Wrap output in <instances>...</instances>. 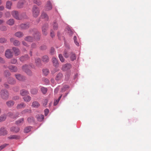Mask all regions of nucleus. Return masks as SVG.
Segmentation results:
<instances>
[{
    "label": "nucleus",
    "mask_w": 151,
    "mask_h": 151,
    "mask_svg": "<svg viewBox=\"0 0 151 151\" xmlns=\"http://www.w3.org/2000/svg\"><path fill=\"white\" fill-rule=\"evenodd\" d=\"M15 76L16 78L19 81H24L26 79V78L25 76L19 74H16L15 75Z\"/></svg>",
    "instance_id": "5"
},
{
    "label": "nucleus",
    "mask_w": 151,
    "mask_h": 151,
    "mask_svg": "<svg viewBox=\"0 0 151 151\" xmlns=\"http://www.w3.org/2000/svg\"><path fill=\"white\" fill-rule=\"evenodd\" d=\"M59 58L60 61L62 62H63L65 61V59L64 58L63 55L61 54H59Z\"/></svg>",
    "instance_id": "49"
},
{
    "label": "nucleus",
    "mask_w": 151,
    "mask_h": 151,
    "mask_svg": "<svg viewBox=\"0 0 151 151\" xmlns=\"http://www.w3.org/2000/svg\"><path fill=\"white\" fill-rule=\"evenodd\" d=\"M12 99L15 100H18L19 99V97L18 96H14Z\"/></svg>",
    "instance_id": "59"
},
{
    "label": "nucleus",
    "mask_w": 151,
    "mask_h": 151,
    "mask_svg": "<svg viewBox=\"0 0 151 151\" xmlns=\"http://www.w3.org/2000/svg\"><path fill=\"white\" fill-rule=\"evenodd\" d=\"M42 102L43 106H44L45 107L47 103L48 100L46 99H45L43 100Z\"/></svg>",
    "instance_id": "47"
},
{
    "label": "nucleus",
    "mask_w": 151,
    "mask_h": 151,
    "mask_svg": "<svg viewBox=\"0 0 151 151\" xmlns=\"http://www.w3.org/2000/svg\"><path fill=\"white\" fill-rule=\"evenodd\" d=\"M4 50V47L3 46L0 47V54L3 52Z\"/></svg>",
    "instance_id": "64"
},
{
    "label": "nucleus",
    "mask_w": 151,
    "mask_h": 151,
    "mask_svg": "<svg viewBox=\"0 0 151 151\" xmlns=\"http://www.w3.org/2000/svg\"><path fill=\"white\" fill-rule=\"evenodd\" d=\"M49 112V110L48 109H46L45 110V115L47 116Z\"/></svg>",
    "instance_id": "61"
},
{
    "label": "nucleus",
    "mask_w": 151,
    "mask_h": 151,
    "mask_svg": "<svg viewBox=\"0 0 151 151\" xmlns=\"http://www.w3.org/2000/svg\"><path fill=\"white\" fill-rule=\"evenodd\" d=\"M66 32L69 35H71L73 33V31L69 26H67L65 29Z\"/></svg>",
    "instance_id": "18"
},
{
    "label": "nucleus",
    "mask_w": 151,
    "mask_h": 151,
    "mask_svg": "<svg viewBox=\"0 0 151 151\" xmlns=\"http://www.w3.org/2000/svg\"><path fill=\"white\" fill-rule=\"evenodd\" d=\"M63 76V74L61 73H60L56 76L55 79L57 81L60 80Z\"/></svg>",
    "instance_id": "29"
},
{
    "label": "nucleus",
    "mask_w": 151,
    "mask_h": 151,
    "mask_svg": "<svg viewBox=\"0 0 151 151\" xmlns=\"http://www.w3.org/2000/svg\"><path fill=\"white\" fill-rule=\"evenodd\" d=\"M8 144H4V145L0 146V151L4 148Z\"/></svg>",
    "instance_id": "58"
},
{
    "label": "nucleus",
    "mask_w": 151,
    "mask_h": 151,
    "mask_svg": "<svg viewBox=\"0 0 151 151\" xmlns=\"http://www.w3.org/2000/svg\"><path fill=\"white\" fill-rule=\"evenodd\" d=\"M12 5V2L9 1H7L6 2V7L9 9H10Z\"/></svg>",
    "instance_id": "19"
},
{
    "label": "nucleus",
    "mask_w": 151,
    "mask_h": 151,
    "mask_svg": "<svg viewBox=\"0 0 151 151\" xmlns=\"http://www.w3.org/2000/svg\"><path fill=\"white\" fill-rule=\"evenodd\" d=\"M34 37L36 39H39L40 37V34L38 32L36 33L34 36Z\"/></svg>",
    "instance_id": "50"
},
{
    "label": "nucleus",
    "mask_w": 151,
    "mask_h": 151,
    "mask_svg": "<svg viewBox=\"0 0 151 151\" xmlns=\"http://www.w3.org/2000/svg\"><path fill=\"white\" fill-rule=\"evenodd\" d=\"M52 61L53 65L55 67H57L58 66V63L57 59L55 57H53L52 59Z\"/></svg>",
    "instance_id": "17"
},
{
    "label": "nucleus",
    "mask_w": 151,
    "mask_h": 151,
    "mask_svg": "<svg viewBox=\"0 0 151 151\" xmlns=\"http://www.w3.org/2000/svg\"><path fill=\"white\" fill-rule=\"evenodd\" d=\"M5 17L6 18L9 17L10 16V13L9 12H6L4 14Z\"/></svg>",
    "instance_id": "51"
},
{
    "label": "nucleus",
    "mask_w": 151,
    "mask_h": 151,
    "mask_svg": "<svg viewBox=\"0 0 151 151\" xmlns=\"http://www.w3.org/2000/svg\"><path fill=\"white\" fill-rule=\"evenodd\" d=\"M0 29L1 31H5L6 30V28L4 26H1L0 27Z\"/></svg>",
    "instance_id": "55"
},
{
    "label": "nucleus",
    "mask_w": 151,
    "mask_h": 151,
    "mask_svg": "<svg viewBox=\"0 0 151 151\" xmlns=\"http://www.w3.org/2000/svg\"><path fill=\"white\" fill-rule=\"evenodd\" d=\"M42 60L44 62H47L49 61V58L47 55H44L42 57Z\"/></svg>",
    "instance_id": "28"
},
{
    "label": "nucleus",
    "mask_w": 151,
    "mask_h": 151,
    "mask_svg": "<svg viewBox=\"0 0 151 151\" xmlns=\"http://www.w3.org/2000/svg\"><path fill=\"white\" fill-rule=\"evenodd\" d=\"M40 10L38 7L34 6L32 9V13L34 17H37L40 14Z\"/></svg>",
    "instance_id": "2"
},
{
    "label": "nucleus",
    "mask_w": 151,
    "mask_h": 151,
    "mask_svg": "<svg viewBox=\"0 0 151 151\" xmlns=\"http://www.w3.org/2000/svg\"><path fill=\"white\" fill-rule=\"evenodd\" d=\"M24 119L23 118H22L16 121V124H22L24 122Z\"/></svg>",
    "instance_id": "36"
},
{
    "label": "nucleus",
    "mask_w": 151,
    "mask_h": 151,
    "mask_svg": "<svg viewBox=\"0 0 151 151\" xmlns=\"http://www.w3.org/2000/svg\"><path fill=\"white\" fill-rule=\"evenodd\" d=\"M68 50H68H65L64 52L63 55L64 57L66 58H67L69 57Z\"/></svg>",
    "instance_id": "39"
},
{
    "label": "nucleus",
    "mask_w": 151,
    "mask_h": 151,
    "mask_svg": "<svg viewBox=\"0 0 151 151\" xmlns=\"http://www.w3.org/2000/svg\"><path fill=\"white\" fill-rule=\"evenodd\" d=\"M6 41V40L4 38H0V43H3Z\"/></svg>",
    "instance_id": "57"
},
{
    "label": "nucleus",
    "mask_w": 151,
    "mask_h": 151,
    "mask_svg": "<svg viewBox=\"0 0 151 151\" xmlns=\"http://www.w3.org/2000/svg\"><path fill=\"white\" fill-rule=\"evenodd\" d=\"M6 116L5 115H1L0 116V122H1L5 120L6 119Z\"/></svg>",
    "instance_id": "44"
},
{
    "label": "nucleus",
    "mask_w": 151,
    "mask_h": 151,
    "mask_svg": "<svg viewBox=\"0 0 151 151\" xmlns=\"http://www.w3.org/2000/svg\"><path fill=\"white\" fill-rule=\"evenodd\" d=\"M19 114L18 113H17L16 114V116H13V114L11 112H9L7 113V115L11 117L12 118H17L19 116Z\"/></svg>",
    "instance_id": "25"
},
{
    "label": "nucleus",
    "mask_w": 151,
    "mask_h": 151,
    "mask_svg": "<svg viewBox=\"0 0 151 151\" xmlns=\"http://www.w3.org/2000/svg\"><path fill=\"white\" fill-rule=\"evenodd\" d=\"M42 71H43V74L45 76L47 75L49 73V70L47 69H44Z\"/></svg>",
    "instance_id": "46"
},
{
    "label": "nucleus",
    "mask_w": 151,
    "mask_h": 151,
    "mask_svg": "<svg viewBox=\"0 0 151 151\" xmlns=\"http://www.w3.org/2000/svg\"><path fill=\"white\" fill-rule=\"evenodd\" d=\"M11 14L13 17L17 20H20L22 19V17L21 16H19L18 12L16 11H13L11 12Z\"/></svg>",
    "instance_id": "4"
},
{
    "label": "nucleus",
    "mask_w": 151,
    "mask_h": 151,
    "mask_svg": "<svg viewBox=\"0 0 151 151\" xmlns=\"http://www.w3.org/2000/svg\"><path fill=\"white\" fill-rule=\"evenodd\" d=\"M34 2L38 5H40L41 4V2L39 0H34Z\"/></svg>",
    "instance_id": "52"
},
{
    "label": "nucleus",
    "mask_w": 151,
    "mask_h": 151,
    "mask_svg": "<svg viewBox=\"0 0 151 151\" xmlns=\"http://www.w3.org/2000/svg\"><path fill=\"white\" fill-rule=\"evenodd\" d=\"M24 40L26 41L29 42H32L33 41V39L32 37L30 36H28L26 37L24 39Z\"/></svg>",
    "instance_id": "37"
},
{
    "label": "nucleus",
    "mask_w": 151,
    "mask_h": 151,
    "mask_svg": "<svg viewBox=\"0 0 151 151\" xmlns=\"http://www.w3.org/2000/svg\"><path fill=\"white\" fill-rule=\"evenodd\" d=\"M10 129L11 131L15 133L19 131V128L18 127H12Z\"/></svg>",
    "instance_id": "24"
},
{
    "label": "nucleus",
    "mask_w": 151,
    "mask_h": 151,
    "mask_svg": "<svg viewBox=\"0 0 151 151\" xmlns=\"http://www.w3.org/2000/svg\"><path fill=\"white\" fill-rule=\"evenodd\" d=\"M74 42L75 44L77 46H79V43L77 40V37L76 36H74L73 37Z\"/></svg>",
    "instance_id": "48"
},
{
    "label": "nucleus",
    "mask_w": 151,
    "mask_h": 151,
    "mask_svg": "<svg viewBox=\"0 0 151 151\" xmlns=\"http://www.w3.org/2000/svg\"><path fill=\"white\" fill-rule=\"evenodd\" d=\"M70 58L71 60L72 61L76 60V56L75 54L73 52H71L70 54Z\"/></svg>",
    "instance_id": "32"
},
{
    "label": "nucleus",
    "mask_w": 151,
    "mask_h": 151,
    "mask_svg": "<svg viewBox=\"0 0 151 151\" xmlns=\"http://www.w3.org/2000/svg\"><path fill=\"white\" fill-rule=\"evenodd\" d=\"M7 106L9 107H11L13 106L15 104V102L12 100H9L6 102Z\"/></svg>",
    "instance_id": "20"
},
{
    "label": "nucleus",
    "mask_w": 151,
    "mask_h": 151,
    "mask_svg": "<svg viewBox=\"0 0 151 151\" xmlns=\"http://www.w3.org/2000/svg\"><path fill=\"white\" fill-rule=\"evenodd\" d=\"M12 50L15 55L16 56L19 55L20 53V51L18 48L14 47L12 48Z\"/></svg>",
    "instance_id": "13"
},
{
    "label": "nucleus",
    "mask_w": 151,
    "mask_h": 151,
    "mask_svg": "<svg viewBox=\"0 0 151 151\" xmlns=\"http://www.w3.org/2000/svg\"><path fill=\"white\" fill-rule=\"evenodd\" d=\"M4 76H5L6 77H9L10 76L11 73L8 70H6L5 71H4Z\"/></svg>",
    "instance_id": "42"
},
{
    "label": "nucleus",
    "mask_w": 151,
    "mask_h": 151,
    "mask_svg": "<svg viewBox=\"0 0 151 151\" xmlns=\"http://www.w3.org/2000/svg\"><path fill=\"white\" fill-rule=\"evenodd\" d=\"M20 93L22 96L27 95L29 94L28 91L24 89H22L20 91Z\"/></svg>",
    "instance_id": "15"
},
{
    "label": "nucleus",
    "mask_w": 151,
    "mask_h": 151,
    "mask_svg": "<svg viewBox=\"0 0 151 151\" xmlns=\"http://www.w3.org/2000/svg\"><path fill=\"white\" fill-rule=\"evenodd\" d=\"M5 62L4 60L2 58L0 57V63H4Z\"/></svg>",
    "instance_id": "63"
},
{
    "label": "nucleus",
    "mask_w": 151,
    "mask_h": 151,
    "mask_svg": "<svg viewBox=\"0 0 151 151\" xmlns=\"http://www.w3.org/2000/svg\"><path fill=\"white\" fill-rule=\"evenodd\" d=\"M26 104L24 102H22L17 105L16 108L18 109H20L24 108Z\"/></svg>",
    "instance_id": "16"
},
{
    "label": "nucleus",
    "mask_w": 151,
    "mask_h": 151,
    "mask_svg": "<svg viewBox=\"0 0 151 151\" xmlns=\"http://www.w3.org/2000/svg\"><path fill=\"white\" fill-rule=\"evenodd\" d=\"M28 58V55H26L24 56H22L20 58V60L22 62H23L25 60H27Z\"/></svg>",
    "instance_id": "31"
},
{
    "label": "nucleus",
    "mask_w": 151,
    "mask_h": 151,
    "mask_svg": "<svg viewBox=\"0 0 151 151\" xmlns=\"http://www.w3.org/2000/svg\"><path fill=\"white\" fill-rule=\"evenodd\" d=\"M5 55L7 58H10L12 57L13 54V52L9 49H7L5 52Z\"/></svg>",
    "instance_id": "6"
},
{
    "label": "nucleus",
    "mask_w": 151,
    "mask_h": 151,
    "mask_svg": "<svg viewBox=\"0 0 151 151\" xmlns=\"http://www.w3.org/2000/svg\"><path fill=\"white\" fill-rule=\"evenodd\" d=\"M48 28V25L47 24H45L42 28V33L45 35H47V30Z\"/></svg>",
    "instance_id": "9"
},
{
    "label": "nucleus",
    "mask_w": 151,
    "mask_h": 151,
    "mask_svg": "<svg viewBox=\"0 0 151 151\" xmlns=\"http://www.w3.org/2000/svg\"><path fill=\"white\" fill-rule=\"evenodd\" d=\"M24 101L26 102H29L31 99V97L27 95L23 98Z\"/></svg>",
    "instance_id": "23"
},
{
    "label": "nucleus",
    "mask_w": 151,
    "mask_h": 151,
    "mask_svg": "<svg viewBox=\"0 0 151 151\" xmlns=\"http://www.w3.org/2000/svg\"><path fill=\"white\" fill-rule=\"evenodd\" d=\"M29 66L25 65H23L22 67V69L28 75L31 76L32 75L31 71L29 69Z\"/></svg>",
    "instance_id": "3"
},
{
    "label": "nucleus",
    "mask_w": 151,
    "mask_h": 151,
    "mask_svg": "<svg viewBox=\"0 0 151 151\" xmlns=\"http://www.w3.org/2000/svg\"><path fill=\"white\" fill-rule=\"evenodd\" d=\"M55 50L54 48H51V49L50 50V53L51 54V55H53L54 54V52Z\"/></svg>",
    "instance_id": "60"
},
{
    "label": "nucleus",
    "mask_w": 151,
    "mask_h": 151,
    "mask_svg": "<svg viewBox=\"0 0 151 151\" xmlns=\"http://www.w3.org/2000/svg\"><path fill=\"white\" fill-rule=\"evenodd\" d=\"M31 112V109H26L22 111L21 112V114H23L27 113H30Z\"/></svg>",
    "instance_id": "34"
},
{
    "label": "nucleus",
    "mask_w": 151,
    "mask_h": 151,
    "mask_svg": "<svg viewBox=\"0 0 151 151\" xmlns=\"http://www.w3.org/2000/svg\"><path fill=\"white\" fill-rule=\"evenodd\" d=\"M53 29H57L58 28L57 24L54 22L53 24Z\"/></svg>",
    "instance_id": "54"
},
{
    "label": "nucleus",
    "mask_w": 151,
    "mask_h": 151,
    "mask_svg": "<svg viewBox=\"0 0 151 151\" xmlns=\"http://www.w3.org/2000/svg\"><path fill=\"white\" fill-rule=\"evenodd\" d=\"M40 106V104L37 101H34L32 103V106L34 108H38Z\"/></svg>",
    "instance_id": "26"
},
{
    "label": "nucleus",
    "mask_w": 151,
    "mask_h": 151,
    "mask_svg": "<svg viewBox=\"0 0 151 151\" xmlns=\"http://www.w3.org/2000/svg\"><path fill=\"white\" fill-rule=\"evenodd\" d=\"M50 36L52 37L55 36L54 32L52 30H51L50 32Z\"/></svg>",
    "instance_id": "62"
},
{
    "label": "nucleus",
    "mask_w": 151,
    "mask_h": 151,
    "mask_svg": "<svg viewBox=\"0 0 151 151\" xmlns=\"http://www.w3.org/2000/svg\"><path fill=\"white\" fill-rule=\"evenodd\" d=\"M31 127H26L24 129V132L25 133L29 132L31 130Z\"/></svg>",
    "instance_id": "43"
},
{
    "label": "nucleus",
    "mask_w": 151,
    "mask_h": 151,
    "mask_svg": "<svg viewBox=\"0 0 151 151\" xmlns=\"http://www.w3.org/2000/svg\"><path fill=\"white\" fill-rule=\"evenodd\" d=\"M10 41L13 43L14 45L16 46H18L20 45V42L17 40H14L13 38H11L10 39Z\"/></svg>",
    "instance_id": "14"
},
{
    "label": "nucleus",
    "mask_w": 151,
    "mask_h": 151,
    "mask_svg": "<svg viewBox=\"0 0 151 151\" xmlns=\"http://www.w3.org/2000/svg\"><path fill=\"white\" fill-rule=\"evenodd\" d=\"M19 138V136L15 135H11L8 137V138L11 139H18Z\"/></svg>",
    "instance_id": "38"
},
{
    "label": "nucleus",
    "mask_w": 151,
    "mask_h": 151,
    "mask_svg": "<svg viewBox=\"0 0 151 151\" xmlns=\"http://www.w3.org/2000/svg\"><path fill=\"white\" fill-rule=\"evenodd\" d=\"M36 117L39 121H42L44 119V116L42 114L37 115L36 116Z\"/></svg>",
    "instance_id": "27"
},
{
    "label": "nucleus",
    "mask_w": 151,
    "mask_h": 151,
    "mask_svg": "<svg viewBox=\"0 0 151 151\" xmlns=\"http://www.w3.org/2000/svg\"><path fill=\"white\" fill-rule=\"evenodd\" d=\"M41 90L43 94H45L47 92V89L45 87H42L41 88Z\"/></svg>",
    "instance_id": "45"
},
{
    "label": "nucleus",
    "mask_w": 151,
    "mask_h": 151,
    "mask_svg": "<svg viewBox=\"0 0 151 151\" xmlns=\"http://www.w3.org/2000/svg\"><path fill=\"white\" fill-rule=\"evenodd\" d=\"M8 68L10 71L12 72H16L18 70L17 67L14 65H10L9 66Z\"/></svg>",
    "instance_id": "12"
},
{
    "label": "nucleus",
    "mask_w": 151,
    "mask_h": 151,
    "mask_svg": "<svg viewBox=\"0 0 151 151\" xmlns=\"http://www.w3.org/2000/svg\"><path fill=\"white\" fill-rule=\"evenodd\" d=\"M45 9L47 11L51 10L52 9V4L50 1H48L47 2L45 6Z\"/></svg>",
    "instance_id": "8"
},
{
    "label": "nucleus",
    "mask_w": 151,
    "mask_h": 151,
    "mask_svg": "<svg viewBox=\"0 0 151 151\" xmlns=\"http://www.w3.org/2000/svg\"><path fill=\"white\" fill-rule=\"evenodd\" d=\"M29 27V25L28 23L22 24L20 26V28L22 29H25L28 28Z\"/></svg>",
    "instance_id": "22"
},
{
    "label": "nucleus",
    "mask_w": 151,
    "mask_h": 151,
    "mask_svg": "<svg viewBox=\"0 0 151 151\" xmlns=\"http://www.w3.org/2000/svg\"><path fill=\"white\" fill-rule=\"evenodd\" d=\"M1 96L2 99H7L9 96L8 91L5 89H2L1 91Z\"/></svg>",
    "instance_id": "1"
},
{
    "label": "nucleus",
    "mask_w": 151,
    "mask_h": 151,
    "mask_svg": "<svg viewBox=\"0 0 151 151\" xmlns=\"http://www.w3.org/2000/svg\"><path fill=\"white\" fill-rule=\"evenodd\" d=\"M35 62L37 66H39L40 65L41 61L40 58H37L35 59Z\"/></svg>",
    "instance_id": "40"
},
{
    "label": "nucleus",
    "mask_w": 151,
    "mask_h": 151,
    "mask_svg": "<svg viewBox=\"0 0 151 151\" xmlns=\"http://www.w3.org/2000/svg\"><path fill=\"white\" fill-rule=\"evenodd\" d=\"M17 62V60L15 59H13L11 60V63L12 64H16Z\"/></svg>",
    "instance_id": "53"
},
{
    "label": "nucleus",
    "mask_w": 151,
    "mask_h": 151,
    "mask_svg": "<svg viewBox=\"0 0 151 151\" xmlns=\"http://www.w3.org/2000/svg\"><path fill=\"white\" fill-rule=\"evenodd\" d=\"M7 24L10 25H12L14 24V21L13 19H10L6 22Z\"/></svg>",
    "instance_id": "30"
},
{
    "label": "nucleus",
    "mask_w": 151,
    "mask_h": 151,
    "mask_svg": "<svg viewBox=\"0 0 151 151\" xmlns=\"http://www.w3.org/2000/svg\"><path fill=\"white\" fill-rule=\"evenodd\" d=\"M25 3L24 0H20L17 5V7L19 8H21L23 7V5Z\"/></svg>",
    "instance_id": "11"
},
{
    "label": "nucleus",
    "mask_w": 151,
    "mask_h": 151,
    "mask_svg": "<svg viewBox=\"0 0 151 151\" xmlns=\"http://www.w3.org/2000/svg\"><path fill=\"white\" fill-rule=\"evenodd\" d=\"M7 82L10 85H14L16 83V81L13 78L9 77L7 79Z\"/></svg>",
    "instance_id": "10"
},
{
    "label": "nucleus",
    "mask_w": 151,
    "mask_h": 151,
    "mask_svg": "<svg viewBox=\"0 0 151 151\" xmlns=\"http://www.w3.org/2000/svg\"><path fill=\"white\" fill-rule=\"evenodd\" d=\"M71 67V65L70 64L67 63L63 65L62 69L64 71H67L70 69Z\"/></svg>",
    "instance_id": "7"
},
{
    "label": "nucleus",
    "mask_w": 151,
    "mask_h": 151,
    "mask_svg": "<svg viewBox=\"0 0 151 151\" xmlns=\"http://www.w3.org/2000/svg\"><path fill=\"white\" fill-rule=\"evenodd\" d=\"M38 92V90L37 89L34 88L31 90V93L34 95L36 94Z\"/></svg>",
    "instance_id": "41"
},
{
    "label": "nucleus",
    "mask_w": 151,
    "mask_h": 151,
    "mask_svg": "<svg viewBox=\"0 0 151 151\" xmlns=\"http://www.w3.org/2000/svg\"><path fill=\"white\" fill-rule=\"evenodd\" d=\"M34 119L32 117H29L27 118V121L29 122H31L34 121Z\"/></svg>",
    "instance_id": "56"
},
{
    "label": "nucleus",
    "mask_w": 151,
    "mask_h": 151,
    "mask_svg": "<svg viewBox=\"0 0 151 151\" xmlns=\"http://www.w3.org/2000/svg\"><path fill=\"white\" fill-rule=\"evenodd\" d=\"M15 35L17 37L20 38L23 36V34L21 32H18L15 33Z\"/></svg>",
    "instance_id": "35"
},
{
    "label": "nucleus",
    "mask_w": 151,
    "mask_h": 151,
    "mask_svg": "<svg viewBox=\"0 0 151 151\" xmlns=\"http://www.w3.org/2000/svg\"><path fill=\"white\" fill-rule=\"evenodd\" d=\"M41 17L42 18L45 19L46 20H47L48 19V17L47 15L44 12L42 13L41 15Z\"/></svg>",
    "instance_id": "33"
},
{
    "label": "nucleus",
    "mask_w": 151,
    "mask_h": 151,
    "mask_svg": "<svg viewBox=\"0 0 151 151\" xmlns=\"http://www.w3.org/2000/svg\"><path fill=\"white\" fill-rule=\"evenodd\" d=\"M7 134V132L6 130L3 127L1 128L0 130V135H4Z\"/></svg>",
    "instance_id": "21"
}]
</instances>
